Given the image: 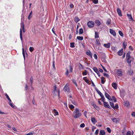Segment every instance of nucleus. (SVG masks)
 Returning <instances> with one entry per match:
<instances>
[{
  "label": "nucleus",
  "mask_w": 135,
  "mask_h": 135,
  "mask_svg": "<svg viewBox=\"0 0 135 135\" xmlns=\"http://www.w3.org/2000/svg\"><path fill=\"white\" fill-rule=\"evenodd\" d=\"M81 113L79 112V109L78 108H76L73 112V116L75 118H76L79 117L81 116Z\"/></svg>",
  "instance_id": "obj_1"
},
{
  "label": "nucleus",
  "mask_w": 135,
  "mask_h": 135,
  "mask_svg": "<svg viewBox=\"0 0 135 135\" xmlns=\"http://www.w3.org/2000/svg\"><path fill=\"white\" fill-rule=\"evenodd\" d=\"M54 96H59L60 91L58 89H57V87L56 85L54 86V91L52 92Z\"/></svg>",
  "instance_id": "obj_2"
},
{
  "label": "nucleus",
  "mask_w": 135,
  "mask_h": 135,
  "mask_svg": "<svg viewBox=\"0 0 135 135\" xmlns=\"http://www.w3.org/2000/svg\"><path fill=\"white\" fill-rule=\"evenodd\" d=\"M117 74L118 76H122L123 75V73L121 69H118L117 70Z\"/></svg>",
  "instance_id": "obj_3"
},
{
  "label": "nucleus",
  "mask_w": 135,
  "mask_h": 135,
  "mask_svg": "<svg viewBox=\"0 0 135 135\" xmlns=\"http://www.w3.org/2000/svg\"><path fill=\"white\" fill-rule=\"evenodd\" d=\"M88 26L89 27H93L94 26V23L92 21H89L87 23Z\"/></svg>",
  "instance_id": "obj_4"
},
{
  "label": "nucleus",
  "mask_w": 135,
  "mask_h": 135,
  "mask_svg": "<svg viewBox=\"0 0 135 135\" xmlns=\"http://www.w3.org/2000/svg\"><path fill=\"white\" fill-rule=\"evenodd\" d=\"M64 91L66 92L69 93L70 92L69 88L67 85H65L63 89Z\"/></svg>",
  "instance_id": "obj_5"
},
{
  "label": "nucleus",
  "mask_w": 135,
  "mask_h": 135,
  "mask_svg": "<svg viewBox=\"0 0 135 135\" xmlns=\"http://www.w3.org/2000/svg\"><path fill=\"white\" fill-rule=\"evenodd\" d=\"M109 32L111 34L113 35L114 36H116V33L115 31L111 29H109Z\"/></svg>",
  "instance_id": "obj_6"
},
{
  "label": "nucleus",
  "mask_w": 135,
  "mask_h": 135,
  "mask_svg": "<svg viewBox=\"0 0 135 135\" xmlns=\"http://www.w3.org/2000/svg\"><path fill=\"white\" fill-rule=\"evenodd\" d=\"M112 119L113 122L115 123H119V120L118 118H112Z\"/></svg>",
  "instance_id": "obj_7"
},
{
  "label": "nucleus",
  "mask_w": 135,
  "mask_h": 135,
  "mask_svg": "<svg viewBox=\"0 0 135 135\" xmlns=\"http://www.w3.org/2000/svg\"><path fill=\"white\" fill-rule=\"evenodd\" d=\"M83 79L86 83L88 84H90V83L89 81L87 79V78L86 77H85L83 78Z\"/></svg>",
  "instance_id": "obj_8"
},
{
  "label": "nucleus",
  "mask_w": 135,
  "mask_h": 135,
  "mask_svg": "<svg viewBox=\"0 0 135 135\" xmlns=\"http://www.w3.org/2000/svg\"><path fill=\"white\" fill-rule=\"evenodd\" d=\"M103 103L104 106L105 108H110L108 102H103Z\"/></svg>",
  "instance_id": "obj_9"
},
{
  "label": "nucleus",
  "mask_w": 135,
  "mask_h": 135,
  "mask_svg": "<svg viewBox=\"0 0 135 135\" xmlns=\"http://www.w3.org/2000/svg\"><path fill=\"white\" fill-rule=\"evenodd\" d=\"M130 54L131 52L130 51H128L126 55V60H128L130 59L131 56H130Z\"/></svg>",
  "instance_id": "obj_10"
},
{
  "label": "nucleus",
  "mask_w": 135,
  "mask_h": 135,
  "mask_svg": "<svg viewBox=\"0 0 135 135\" xmlns=\"http://www.w3.org/2000/svg\"><path fill=\"white\" fill-rule=\"evenodd\" d=\"M127 16L130 21H133V19L132 16L131 14H129L128 13H127Z\"/></svg>",
  "instance_id": "obj_11"
},
{
  "label": "nucleus",
  "mask_w": 135,
  "mask_h": 135,
  "mask_svg": "<svg viewBox=\"0 0 135 135\" xmlns=\"http://www.w3.org/2000/svg\"><path fill=\"white\" fill-rule=\"evenodd\" d=\"M112 85L113 87L115 89H117V84L115 83H113L112 84Z\"/></svg>",
  "instance_id": "obj_12"
},
{
  "label": "nucleus",
  "mask_w": 135,
  "mask_h": 135,
  "mask_svg": "<svg viewBox=\"0 0 135 135\" xmlns=\"http://www.w3.org/2000/svg\"><path fill=\"white\" fill-rule=\"evenodd\" d=\"M105 95L106 97L107 98L108 100H112V99L111 98V97L107 93L105 92Z\"/></svg>",
  "instance_id": "obj_13"
},
{
  "label": "nucleus",
  "mask_w": 135,
  "mask_h": 135,
  "mask_svg": "<svg viewBox=\"0 0 135 135\" xmlns=\"http://www.w3.org/2000/svg\"><path fill=\"white\" fill-rule=\"evenodd\" d=\"M95 23L98 26H99L101 25V23L100 21L98 20H96L95 22Z\"/></svg>",
  "instance_id": "obj_14"
},
{
  "label": "nucleus",
  "mask_w": 135,
  "mask_h": 135,
  "mask_svg": "<svg viewBox=\"0 0 135 135\" xmlns=\"http://www.w3.org/2000/svg\"><path fill=\"white\" fill-rule=\"evenodd\" d=\"M104 46L105 47L107 48H109L110 47V43H108L107 44H104Z\"/></svg>",
  "instance_id": "obj_15"
},
{
  "label": "nucleus",
  "mask_w": 135,
  "mask_h": 135,
  "mask_svg": "<svg viewBox=\"0 0 135 135\" xmlns=\"http://www.w3.org/2000/svg\"><path fill=\"white\" fill-rule=\"evenodd\" d=\"M117 12L119 16H122V13L120 9L119 8H117Z\"/></svg>",
  "instance_id": "obj_16"
},
{
  "label": "nucleus",
  "mask_w": 135,
  "mask_h": 135,
  "mask_svg": "<svg viewBox=\"0 0 135 135\" xmlns=\"http://www.w3.org/2000/svg\"><path fill=\"white\" fill-rule=\"evenodd\" d=\"M95 43L96 45H101V43L100 41V40L98 39H96Z\"/></svg>",
  "instance_id": "obj_17"
},
{
  "label": "nucleus",
  "mask_w": 135,
  "mask_h": 135,
  "mask_svg": "<svg viewBox=\"0 0 135 135\" xmlns=\"http://www.w3.org/2000/svg\"><path fill=\"white\" fill-rule=\"evenodd\" d=\"M130 104L129 102L127 101H126L124 102V105L127 107H129L130 106Z\"/></svg>",
  "instance_id": "obj_18"
},
{
  "label": "nucleus",
  "mask_w": 135,
  "mask_h": 135,
  "mask_svg": "<svg viewBox=\"0 0 135 135\" xmlns=\"http://www.w3.org/2000/svg\"><path fill=\"white\" fill-rule=\"evenodd\" d=\"M22 29L21 28L20 29V36L21 40L22 41L23 40L22 38Z\"/></svg>",
  "instance_id": "obj_19"
},
{
  "label": "nucleus",
  "mask_w": 135,
  "mask_h": 135,
  "mask_svg": "<svg viewBox=\"0 0 135 135\" xmlns=\"http://www.w3.org/2000/svg\"><path fill=\"white\" fill-rule=\"evenodd\" d=\"M53 111L54 113H55L54 115L55 116L58 115L59 113L56 109H54L53 110Z\"/></svg>",
  "instance_id": "obj_20"
},
{
  "label": "nucleus",
  "mask_w": 135,
  "mask_h": 135,
  "mask_svg": "<svg viewBox=\"0 0 135 135\" xmlns=\"http://www.w3.org/2000/svg\"><path fill=\"white\" fill-rule=\"evenodd\" d=\"M100 135H105V133L104 130H101L100 132Z\"/></svg>",
  "instance_id": "obj_21"
},
{
  "label": "nucleus",
  "mask_w": 135,
  "mask_h": 135,
  "mask_svg": "<svg viewBox=\"0 0 135 135\" xmlns=\"http://www.w3.org/2000/svg\"><path fill=\"white\" fill-rule=\"evenodd\" d=\"M123 49H122L119 51L118 52V54L119 55V56H121L123 54Z\"/></svg>",
  "instance_id": "obj_22"
},
{
  "label": "nucleus",
  "mask_w": 135,
  "mask_h": 135,
  "mask_svg": "<svg viewBox=\"0 0 135 135\" xmlns=\"http://www.w3.org/2000/svg\"><path fill=\"white\" fill-rule=\"evenodd\" d=\"M33 79L32 77V76H31L30 78V81L31 83V86L32 88V84H33Z\"/></svg>",
  "instance_id": "obj_23"
},
{
  "label": "nucleus",
  "mask_w": 135,
  "mask_h": 135,
  "mask_svg": "<svg viewBox=\"0 0 135 135\" xmlns=\"http://www.w3.org/2000/svg\"><path fill=\"white\" fill-rule=\"evenodd\" d=\"M77 39L79 40H83V37L82 36H78L76 37Z\"/></svg>",
  "instance_id": "obj_24"
},
{
  "label": "nucleus",
  "mask_w": 135,
  "mask_h": 135,
  "mask_svg": "<svg viewBox=\"0 0 135 135\" xmlns=\"http://www.w3.org/2000/svg\"><path fill=\"white\" fill-rule=\"evenodd\" d=\"M86 54L87 55L90 56L91 58L92 57L91 53L90 51H87L86 52Z\"/></svg>",
  "instance_id": "obj_25"
},
{
  "label": "nucleus",
  "mask_w": 135,
  "mask_h": 135,
  "mask_svg": "<svg viewBox=\"0 0 135 135\" xmlns=\"http://www.w3.org/2000/svg\"><path fill=\"white\" fill-rule=\"evenodd\" d=\"M80 20L79 19V18H78V17H75L74 18V21L76 22H78Z\"/></svg>",
  "instance_id": "obj_26"
},
{
  "label": "nucleus",
  "mask_w": 135,
  "mask_h": 135,
  "mask_svg": "<svg viewBox=\"0 0 135 135\" xmlns=\"http://www.w3.org/2000/svg\"><path fill=\"white\" fill-rule=\"evenodd\" d=\"M104 79H105L104 77L103 76H102L101 77V83L103 84H104L105 82V81H104Z\"/></svg>",
  "instance_id": "obj_27"
},
{
  "label": "nucleus",
  "mask_w": 135,
  "mask_h": 135,
  "mask_svg": "<svg viewBox=\"0 0 135 135\" xmlns=\"http://www.w3.org/2000/svg\"><path fill=\"white\" fill-rule=\"evenodd\" d=\"M95 118H91V121L92 123L95 124Z\"/></svg>",
  "instance_id": "obj_28"
},
{
  "label": "nucleus",
  "mask_w": 135,
  "mask_h": 135,
  "mask_svg": "<svg viewBox=\"0 0 135 135\" xmlns=\"http://www.w3.org/2000/svg\"><path fill=\"white\" fill-rule=\"evenodd\" d=\"M83 33V30L82 28H80L79 29V34L81 35Z\"/></svg>",
  "instance_id": "obj_29"
},
{
  "label": "nucleus",
  "mask_w": 135,
  "mask_h": 135,
  "mask_svg": "<svg viewBox=\"0 0 135 135\" xmlns=\"http://www.w3.org/2000/svg\"><path fill=\"white\" fill-rule=\"evenodd\" d=\"M22 54H23L24 59L25 60V51L24 49L23 48H22Z\"/></svg>",
  "instance_id": "obj_30"
},
{
  "label": "nucleus",
  "mask_w": 135,
  "mask_h": 135,
  "mask_svg": "<svg viewBox=\"0 0 135 135\" xmlns=\"http://www.w3.org/2000/svg\"><path fill=\"white\" fill-rule=\"evenodd\" d=\"M5 95L7 98L8 99L9 102H11L12 101L11 99H10V98H9L8 95L7 94H6Z\"/></svg>",
  "instance_id": "obj_31"
},
{
  "label": "nucleus",
  "mask_w": 135,
  "mask_h": 135,
  "mask_svg": "<svg viewBox=\"0 0 135 135\" xmlns=\"http://www.w3.org/2000/svg\"><path fill=\"white\" fill-rule=\"evenodd\" d=\"M93 70H94V71L96 73H98V69H97V68H96V67H94L93 69Z\"/></svg>",
  "instance_id": "obj_32"
},
{
  "label": "nucleus",
  "mask_w": 135,
  "mask_h": 135,
  "mask_svg": "<svg viewBox=\"0 0 135 135\" xmlns=\"http://www.w3.org/2000/svg\"><path fill=\"white\" fill-rule=\"evenodd\" d=\"M95 38H99V36L97 32H95Z\"/></svg>",
  "instance_id": "obj_33"
},
{
  "label": "nucleus",
  "mask_w": 135,
  "mask_h": 135,
  "mask_svg": "<svg viewBox=\"0 0 135 135\" xmlns=\"http://www.w3.org/2000/svg\"><path fill=\"white\" fill-rule=\"evenodd\" d=\"M93 106L97 110H99V107H98L95 104H93Z\"/></svg>",
  "instance_id": "obj_34"
},
{
  "label": "nucleus",
  "mask_w": 135,
  "mask_h": 135,
  "mask_svg": "<svg viewBox=\"0 0 135 135\" xmlns=\"http://www.w3.org/2000/svg\"><path fill=\"white\" fill-rule=\"evenodd\" d=\"M127 63L128 64L129 66L130 67H131V60H130V59H129L128 60H127Z\"/></svg>",
  "instance_id": "obj_35"
},
{
  "label": "nucleus",
  "mask_w": 135,
  "mask_h": 135,
  "mask_svg": "<svg viewBox=\"0 0 135 135\" xmlns=\"http://www.w3.org/2000/svg\"><path fill=\"white\" fill-rule=\"evenodd\" d=\"M70 47L71 48H74L75 47L74 43V42L70 43Z\"/></svg>",
  "instance_id": "obj_36"
},
{
  "label": "nucleus",
  "mask_w": 135,
  "mask_h": 135,
  "mask_svg": "<svg viewBox=\"0 0 135 135\" xmlns=\"http://www.w3.org/2000/svg\"><path fill=\"white\" fill-rule=\"evenodd\" d=\"M97 92L98 93L100 96V97L103 95V94L101 93V92L98 90H96Z\"/></svg>",
  "instance_id": "obj_37"
},
{
  "label": "nucleus",
  "mask_w": 135,
  "mask_h": 135,
  "mask_svg": "<svg viewBox=\"0 0 135 135\" xmlns=\"http://www.w3.org/2000/svg\"><path fill=\"white\" fill-rule=\"evenodd\" d=\"M111 100H113L114 102H115L117 101L116 99L113 96H112V99Z\"/></svg>",
  "instance_id": "obj_38"
},
{
  "label": "nucleus",
  "mask_w": 135,
  "mask_h": 135,
  "mask_svg": "<svg viewBox=\"0 0 135 135\" xmlns=\"http://www.w3.org/2000/svg\"><path fill=\"white\" fill-rule=\"evenodd\" d=\"M101 97L102 98V101L103 102H104V101L105 100V99L103 95H102L101 96Z\"/></svg>",
  "instance_id": "obj_39"
},
{
  "label": "nucleus",
  "mask_w": 135,
  "mask_h": 135,
  "mask_svg": "<svg viewBox=\"0 0 135 135\" xmlns=\"http://www.w3.org/2000/svg\"><path fill=\"white\" fill-rule=\"evenodd\" d=\"M8 104L12 107L13 108H14L15 107V106L13 105L12 104V103H11V102H8Z\"/></svg>",
  "instance_id": "obj_40"
},
{
  "label": "nucleus",
  "mask_w": 135,
  "mask_h": 135,
  "mask_svg": "<svg viewBox=\"0 0 135 135\" xmlns=\"http://www.w3.org/2000/svg\"><path fill=\"white\" fill-rule=\"evenodd\" d=\"M87 72H88L87 70H85V71L82 74L83 75H87Z\"/></svg>",
  "instance_id": "obj_41"
},
{
  "label": "nucleus",
  "mask_w": 135,
  "mask_h": 135,
  "mask_svg": "<svg viewBox=\"0 0 135 135\" xmlns=\"http://www.w3.org/2000/svg\"><path fill=\"white\" fill-rule=\"evenodd\" d=\"M119 35L122 37H123V34L122 32L120 31H119Z\"/></svg>",
  "instance_id": "obj_42"
},
{
  "label": "nucleus",
  "mask_w": 135,
  "mask_h": 135,
  "mask_svg": "<svg viewBox=\"0 0 135 135\" xmlns=\"http://www.w3.org/2000/svg\"><path fill=\"white\" fill-rule=\"evenodd\" d=\"M35 132H34V131H32V132H30L29 133H28L27 134H26L25 135H33V134L34 133H35Z\"/></svg>",
  "instance_id": "obj_43"
},
{
  "label": "nucleus",
  "mask_w": 135,
  "mask_h": 135,
  "mask_svg": "<svg viewBox=\"0 0 135 135\" xmlns=\"http://www.w3.org/2000/svg\"><path fill=\"white\" fill-rule=\"evenodd\" d=\"M123 48L125 49L127 46V43L126 42H124L123 43Z\"/></svg>",
  "instance_id": "obj_44"
},
{
  "label": "nucleus",
  "mask_w": 135,
  "mask_h": 135,
  "mask_svg": "<svg viewBox=\"0 0 135 135\" xmlns=\"http://www.w3.org/2000/svg\"><path fill=\"white\" fill-rule=\"evenodd\" d=\"M110 106H111V107L112 108H114V104H113V102H110Z\"/></svg>",
  "instance_id": "obj_45"
},
{
  "label": "nucleus",
  "mask_w": 135,
  "mask_h": 135,
  "mask_svg": "<svg viewBox=\"0 0 135 135\" xmlns=\"http://www.w3.org/2000/svg\"><path fill=\"white\" fill-rule=\"evenodd\" d=\"M128 73L129 75H131L132 74L133 72V71L132 70H130L129 71Z\"/></svg>",
  "instance_id": "obj_46"
},
{
  "label": "nucleus",
  "mask_w": 135,
  "mask_h": 135,
  "mask_svg": "<svg viewBox=\"0 0 135 135\" xmlns=\"http://www.w3.org/2000/svg\"><path fill=\"white\" fill-rule=\"evenodd\" d=\"M34 48L33 47H30L29 48V50L30 52H32L34 50Z\"/></svg>",
  "instance_id": "obj_47"
},
{
  "label": "nucleus",
  "mask_w": 135,
  "mask_h": 135,
  "mask_svg": "<svg viewBox=\"0 0 135 135\" xmlns=\"http://www.w3.org/2000/svg\"><path fill=\"white\" fill-rule=\"evenodd\" d=\"M107 131L109 133H110L111 132V130L110 128L109 127H107Z\"/></svg>",
  "instance_id": "obj_48"
},
{
  "label": "nucleus",
  "mask_w": 135,
  "mask_h": 135,
  "mask_svg": "<svg viewBox=\"0 0 135 135\" xmlns=\"http://www.w3.org/2000/svg\"><path fill=\"white\" fill-rule=\"evenodd\" d=\"M118 108V104H115V106H114V108H113L114 109H117Z\"/></svg>",
  "instance_id": "obj_49"
},
{
  "label": "nucleus",
  "mask_w": 135,
  "mask_h": 135,
  "mask_svg": "<svg viewBox=\"0 0 135 135\" xmlns=\"http://www.w3.org/2000/svg\"><path fill=\"white\" fill-rule=\"evenodd\" d=\"M70 68V72L72 73L73 71V68L71 66H69Z\"/></svg>",
  "instance_id": "obj_50"
},
{
  "label": "nucleus",
  "mask_w": 135,
  "mask_h": 135,
  "mask_svg": "<svg viewBox=\"0 0 135 135\" xmlns=\"http://www.w3.org/2000/svg\"><path fill=\"white\" fill-rule=\"evenodd\" d=\"M69 108L71 109H74V106L73 105H69Z\"/></svg>",
  "instance_id": "obj_51"
},
{
  "label": "nucleus",
  "mask_w": 135,
  "mask_h": 135,
  "mask_svg": "<svg viewBox=\"0 0 135 135\" xmlns=\"http://www.w3.org/2000/svg\"><path fill=\"white\" fill-rule=\"evenodd\" d=\"M93 3L95 4H96L98 2V0H93Z\"/></svg>",
  "instance_id": "obj_52"
},
{
  "label": "nucleus",
  "mask_w": 135,
  "mask_h": 135,
  "mask_svg": "<svg viewBox=\"0 0 135 135\" xmlns=\"http://www.w3.org/2000/svg\"><path fill=\"white\" fill-rule=\"evenodd\" d=\"M85 126V124L84 123H82L80 126V127L81 128H83Z\"/></svg>",
  "instance_id": "obj_53"
},
{
  "label": "nucleus",
  "mask_w": 135,
  "mask_h": 135,
  "mask_svg": "<svg viewBox=\"0 0 135 135\" xmlns=\"http://www.w3.org/2000/svg\"><path fill=\"white\" fill-rule=\"evenodd\" d=\"M66 72L65 73V74H66L67 76H68V74L69 73V72L68 71V70L67 69H66Z\"/></svg>",
  "instance_id": "obj_54"
},
{
  "label": "nucleus",
  "mask_w": 135,
  "mask_h": 135,
  "mask_svg": "<svg viewBox=\"0 0 135 135\" xmlns=\"http://www.w3.org/2000/svg\"><path fill=\"white\" fill-rule=\"evenodd\" d=\"M73 83L77 87L78 86V84H77V83H76V81L75 80H73Z\"/></svg>",
  "instance_id": "obj_55"
},
{
  "label": "nucleus",
  "mask_w": 135,
  "mask_h": 135,
  "mask_svg": "<svg viewBox=\"0 0 135 135\" xmlns=\"http://www.w3.org/2000/svg\"><path fill=\"white\" fill-rule=\"evenodd\" d=\"M94 57L95 59L97 60L98 59V57L97 55L95 54H94Z\"/></svg>",
  "instance_id": "obj_56"
},
{
  "label": "nucleus",
  "mask_w": 135,
  "mask_h": 135,
  "mask_svg": "<svg viewBox=\"0 0 135 135\" xmlns=\"http://www.w3.org/2000/svg\"><path fill=\"white\" fill-rule=\"evenodd\" d=\"M104 76L107 77V78L109 77V75L108 74L106 73H104Z\"/></svg>",
  "instance_id": "obj_57"
},
{
  "label": "nucleus",
  "mask_w": 135,
  "mask_h": 135,
  "mask_svg": "<svg viewBox=\"0 0 135 135\" xmlns=\"http://www.w3.org/2000/svg\"><path fill=\"white\" fill-rule=\"evenodd\" d=\"M25 90H27L28 89V86L26 84H25Z\"/></svg>",
  "instance_id": "obj_58"
},
{
  "label": "nucleus",
  "mask_w": 135,
  "mask_h": 135,
  "mask_svg": "<svg viewBox=\"0 0 135 135\" xmlns=\"http://www.w3.org/2000/svg\"><path fill=\"white\" fill-rule=\"evenodd\" d=\"M52 66L53 68L55 69V61H54L52 63Z\"/></svg>",
  "instance_id": "obj_59"
},
{
  "label": "nucleus",
  "mask_w": 135,
  "mask_h": 135,
  "mask_svg": "<svg viewBox=\"0 0 135 135\" xmlns=\"http://www.w3.org/2000/svg\"><path fill=\"white\" fill-rule=\"evenodd\" d=\"M99 130L98 129H97L96 131L95 132V134L96 135H97L98 134V132H99Z\"/></svg>",
  "instance_id": "obj_60"
},
{
  "label": "nucleus",
  "mask_w": 135,
  "mask_h": 135,
  "mask_svg": "<svg viewBox=\"0 0 135 135\" xmlns=\"http://www.w3.org/2000/svg\"><path fill=\"white\" fill-rule=\"evenodd\" d=\"M126 135H131V132L130 131H128Z\"/></svg>",
  "instance_id": "obj_61"
},
{
  "label": "nucleus",
  "mask_w": 135,
  "mask_h": 135,
  "mask_svg": "<svg viewBox=\"0 0 135 135\" xmlns=\"http://www.w3.org/2000/svg\"><path fill=\"white\" fill-rule=\"evenodd\" d=\"M86 114H87V112L86 111H85L84 112V114L86 118H87V116H86Z\"/></svg>",
  "instance_id": "obj_62"
},
{
  "label": "nucleus",
  "mask_w": 135,
  "mask_h": 135,
  "mask_svg": "<svg viewBox=\"0 0 135 135\" xmlns=\"http://www.w3.org/2000/svg\"><path fill=\"white\" fill-rule=\"evenodd\" d=\"M32 15H29V16L28 17V18L29 20H30L31 19V18H32Z\"/></svg>",
  "instance_id": "obj_63"
},
{
  "label": "nucleus",
  "mask_w": 135,
  "mask_h": 135,
  "mask_svg": "<svg viewBox=\"0 0 135 135\" xmlns=\"http://www.w3.org/2000/svg\"><path fill=\"white\" fill-rule=\"evenodd\" d=\"M132 115L133 117H135V112H133L132 114Z\"/></svg>",
  "instance_id": "obj_64"
}]
</instances>
